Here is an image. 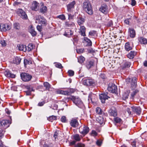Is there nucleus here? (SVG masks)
I'll return each instance as SVG.
<instances>
[{
	"mask_svg": "<svg viewBox=\"0 0 147 147\" xmlns=\"http://www.w3.org/2000/svg\"><path fill=\"white\" fill-rule=\"evenodd\" d=\"M83 9L89 14L91 15L93 13L92 8L91 4L88 2H85L83 3Z\"/></svg>",
	"mask_w": 147,
	"mask_h": 147,
	"instance_id": "nucleus-1",
	"label": "nucleus"
},
{
	"mask_svg": "<svg viewBox=\"0 0 147 147\" xmlns=\"http://www.w3.org/2000/svg\"><path fill=\"white\" fill-rule=\"evenodd\" d=\"M71 98L73 102L79 107L81 108L83 106L82 102L79 97L72 96Z\"/></svg>",
	"mask_w": 147,
	"mask_h": 147,
	"instance_id": "nucleus-2",
	"label": "nucleus"
},
{
	"mask_svg": "<svg viewBox=\"0 0 147 147\" xmlns=\"http://www.w3.org/2000/svg\"><path fill=\"white\" fill-rule=\"evenodd\" d=\"M107 89L109 91L113 93H116L117 91V86L112 83L109 84Z\"/></svg>",
	"mask_w": 147,
	"mask_h": 147,
	"instance_id": "nucleus-3",
	"label": "nucleus"
},
{
	"mask_svg": "<svg viewBox=\"0 0 147 147\" xmlns=\"http://www.w3.org/2000/svg\"><path fill=\"white\" fill-rule=\"evenodd\" d=\"M137 79L136 77H133L131 79L130 78H127L126 80V82H129L131 81V87L133 89L137 87Z\"/></svg>",
	"mask_w": 147,
	"mask_h": 147,
	"instance_id": "nucleus-4",
	"label": "nucleus"
},
{
	"mask_svg": "<svg viewBox=\"0 0 147 147\" xmlns=\"http://www.w3.org/2000/svg\"><path fill=\"white\" fill-rule=\"evenodd\" d=\"M20 76L22 80L24 81H30L32 78V76L27 73H22L20 74Z\"/></svg>",
	"mask_w": 147,
	"mask_h": 147,
	"instance_id": "nucleus-5",
	"label": "nucleus"
},
{
	"mask_svg": "<svg viewBox=\"0 0 147 147\" xmlns=\"http://www.w3.org/2000/svg\"><path fill=\"white\" fill-rule=\"evenodd\" d=\"M79 130L81 134L85 135L88 132L89 129L88 127L84 125L83 127H80L79 128Z\"/></svg>",
	"mask_w": 147,
	"mask_h": 147,
	"instance_id": "nucleus-6",
	"label": "nucleus"
},
{
	"mask_svg": "<svg viewBox=\"0 0 147 147\" xmlns=\"http://www.w3.org/2000/svg\"><path fill=\"white\" fill-rule=\"evenodd\" d=\"M35 22L45 25L46 24V21L43 17L40 16H38L36 18Z\"/></svg>",
	"mask_w": 147,
	"mask_h": 147,
	"instance_id": "nucleus-7",
	"label": "nucleus"
},
{
	"mask_svg": "<svg viewBox=\"0 0 147 147\" xmlns=\"http://www.w3.org/2000/svg\"><path fill=\"white\" fill-rule=\"evenodd\" d=\"M10 122L9 120H3L0 121V126H1L3 128L5 129L9 126Z\"/></svg>",
	"mask_w": 147,
	"mask_h": 147,
	"instance_id": "nucleus-8",
	"label": "nucleus"
},
{
	"mask_svg": "<svg viewBox=\"0 0 147 147\" xmlns=\"http://www.w3.org/2000/svg\"><path fill=\"white\" fill-rule=\"evenodd\" d=\"M70 124L71 126L74 128L78 127L79 123L78 121V118H73L69 121Z\"/></svg>",
	"mask_w": 147,
	"mask_h": 147,
	"instance_id": "nucleus-9",
	"label": "nucleus"
},
{
	"mask_svg": "<svg viewBox=\"0 0 147 147\" xmlns=\"http://www.w3.org/2000/svg\"><path fill=\"white\" fill-rule=\"evenodd\" d=\"M11 28V26L7 24H0V31H6L9 30Z\"/></svg>",
	"mask_w": 147,
	"mask_h": 147,
	"instance_id": "nucleus-10",
	"label": "nucleus"
},
{
	"mask_svg": "<svg viewBox=\"0 0 147 147\" xmlns=\"http://www.w3.org/2000/svg\"><path fill=\"white\" fill-rule=\"evenodd\" d=\"M94 81L92 79H87L84 80L83 83L85 85L90 86L94 84Z\"/></svg>",
	"mask_w": 147,
	"mask_h": 147,
	"instance_id": "nucleus-11",
	"label": "nucleus"
},
{
	"mask_svg": "<svg viewBox=\"0 0 147 147\" xmlns=\"http://www.w3.org/2000/svg\"><path fill=\"white\" fill-rule=\"evenodd\" d=\"M39 8V4L37 2L34 1L32 2L31 7L32 9L33 10L37 11Z\"/></svg>",
	"mask_w": 147,
	"mask_h": 147,
	"instance_id": "nucleus-12",
	"label": "nucleus"
},
{
	"mask_svg": "<svg viewBox=\"0 0 147 147\" xmlns=\"http://www.w3.org/2000/svg\"><path fill=\"white\" fill-rule=\"evenodd\" d=\"M132 111L138 115H140L141 113V109L139 107L133 106L131 107Z\"/></svg>",
	"mask_w": 147,
	"mask_h": 147,
	"instance_id": "nucleus-13",
	"label": "nucleus"
},
{
	"mask_svg": "<svg viewBox=\"0 0 147 147\" xmlns=\"http://www.w3.org/2000/svg\"><path fill=\"white\" fill-rule=\"evenodd\" d=\"M18 12L19 13V15L23 19H26L28 16L25 12L21 9H19Z\"/></svg>",
	"mask_w": 147,
	"mask_h": 147,
	"instance_id": "nucleus-14",
	"label": "nucleus"
},
{
	"mask_svg": "<svg viewBox=\"0 0 147 147\" xmlns=\"http://www.w3.org/2000/svg\"><path fill=\"white\" fill-rule=\"evenodd\" d=\"M75 4L76 2L73 1L67 5V8L68 12H71V10L74 8V5Z\"/></svg>",
	"mask_w": 147,
	"mask_h": 147,
	"instance_id": "nucleus-15",
	"label": "nucleus"
},
{
	"mask_svg": "<svg viewBox=\"0 0 147 147\" xmlns=\"http://www.w3.org/2000/svg\"><path fill=\"white\" fill-rule=\"evenodd\" d=\"M107 92H105L103 93H102V103H104L105 101L108 99L110 97L107 95Z\"/></svg>",
	"mask_w": 147,
	"mask_h": 147,
	"instance_id": "nucleus-16",
	"label": "nucleus"
},
{
	"mask_svg": "<svg viewBox=\"0 0 147 147\" xmlns=\"http://www.w3.org/2000/svg\"><path fill=\"white\" fill-rule=\"evenodd\" d=\"M109 10L108 7L106 4H103L102 5V13L105 15L107 14Z\"/></svg>",
	"mask_w": 147,
	"mask_h": 147,
	"instance_id": "nucleus-17",
	"label": "nucleus"
},
{
	"mask_svg": "<svg viewBox=\"0 0 147 147\" xmlns=\"http://www.w3.org/2000/svg\"><path fill=\"white\" fill-rule=\"evenodd\" d=\"M109 113L110 115L115 117L117 115V111L115 108H113L111 109L109 111Z\"/></svg>",
	"mask_w": 147,
	"mask_h": 147,
	"instance_id": "nucleus-18",
	"label": "nucleus"
},
{
	"mask_svg": "<svg viewBox=\"0 0 147 147\" xmlns=\"http://www.w3.org/2000/svg\"><path fill=\"white\" fill-rule=\"evenodd\" d=\"M96 98V95L91 93L89 94L88 97V100L90 101V100L92 102H94L95 101V98Z\"/></svg>",
	"mask_w": 147,
	"mask_h": 147,
	"instance_id": "nucleus-19",
	"label": "nucleus"
},
{
	"mask_svg": "<svg viewBox=\"0 0 147 147\" xmlns=\"http://www.w3.org/2000/svg\"><path fill=\"white\" fill-rule=\"evenodd\" d=\"M71 90H59L57 91V92L59 94H60L65 95H69L70 94Z\"/></svg>",
	"mask_w": 147,
	"mask_h": 147,
	"instance_id": "nucleus-20",
	"label": "nucleus"
},
{
	"mask_svg": "<svg viewBox=\"0 0 147 147\" xmlns=\"http://www.w3.org/2000/svg\"><path fill=\"white\" fill-rule=\"evenodd\" d=\"M130 63L129 62H125L123 63V69L124 70L127 71V72H128L129 71L128 69L130 67Z\"/></svg>",
	"mask_w": 147,
	"mask_h": 147,
	"instance_id": "nucleus-21",
	"label": "nucleus"
},
{
	"mask_svg": "<svg viewBox=\"0 0 147 147\" xmlns=\"http://www.w3.org/2000/svg\"><path fill=\"white\" fill-rule=\"evenodd\" d=\"M26 88L28 90L26 92V95H30L31 94L32 91H34V89H33V87L31 85H28L26 86Z\"/></svg>",
	"mask_w": 147,
	"mask_h": 147,
	"instance_id": "nucleus-22",
	"label": "nucleus"
},
{
	"mask_svg": "<svg viewBox=\"0 0 147 147\" xmlns=\"http://www.w3.org/2000/svg\"><path fill=\"white\" fill-rule=\"evenodd\" d=\"M4 73L5 76L7 77L12 78L15 77V75L11 73L8 70H6Z\"/></svg>",
	"mask_w": 147,
	"mask_h": 147,
	"instance_id": "nucleus-23",
	"label": "nucleus"
},
{
	"mask_svg": "<svg viewBox=\"0 0 147 147\" xmlns=\"http://www.w3.org/2000/svg\"><path fill=\"white\" fill-rule=\"evenodd\" d=\"M129 36L131 38H134L136 35L135 31L133 28L129 29Z\"/></svg>",
	"mask_w": 147,
	"mask_h": 147,
	"instance_id": "nucleus-24",
	"label": "nucleus"
},
{
	"mask_svg": "<svg viewBox=\"0 0 147 147\" xmlns=\"http://www.w3.org/2000/svg\"><path fill=\"white\" fill-rule=\"evenodd\" d=\"M18 49L20 51H23L24 52H26L27 50L26 46L23 45H18Z\"/></svg>",
	"mask_w": 147,
	"mask_h": 147,
	"instance_id": "nucleus-25",
	"label": "nucleus"
},
{
	"mask_svg": "<svg viewBox=\"0 0 147 147\" xmlns=\"http://www.w3.org/2000/svg\"><path fill=\"white\" fill-rule=\"evenodd\" d=\"M132 45L130 44L129 42H126L125 45V47L126 51H129L132 49Z\"/></svg>",
	"mask_w": 147,
	"mask_h": 147,
	"instance_id": "nucleus-26",
	"label": "nucleus"
},
{
	"mask_svg": "<svg viewBox=\"0 0 147 147\" xmlns=\"http://www.w3.org/2000/svg\"><path fill=\"white\" fill-rule=\"evenodd\" d=\"M21 59L18 57H16L14 58L13 61L14 64L18 65L21 62Z\"/></svg>",
	"mask_w": 147,
	"mask_h": 147,
	"instance_id": "nucleus-27",
	"label": "nucleus"
},
{
	"mask_svg": "<svg viewBox=\"0 0 147 147\" xmlns=\"http://www.w3.org/2000/svg\"><path fill=\"white\" fill-rule=\"evenodd\" d=\"M73 32L72 30H68L65 32L64 35L67 37H69L71 35L73 34Z\"/></svg>",
	"mask_w": 147,
	"mask_h": 147,
	"instance_id": "nucleus-28",
	"label": "nucleus"
},
{
	"mask_svg": "<svg viewBox=\"0 0 147 147\" xmlns=\"http://www.w3.org/2000/svg\"><path fill=\"white\" fill-rule=\"evenodd\" d=\"M136 53L134 51H131L127 55V57L130 59H132L136 55Z\"/></svg>",
	"mask_w": 147,
	"mask_h": 147,
	"instance_id": "nucleus-29",
	"label": "nucleus"
},
{
	"mask_svg": "<svg viewBox=\"0 0 147 147\" xmlns=\"http://www.w3.org/2000/svg\"><path fill=\"white\" fill-rule=\"evenodd\" d=\"M85 20L84 18L82 17H79L78 18L77 20L78 24L80 26L83 24Z\"/></svg>",
	"mask_w": 147,
	"mask_h": 147,
	"instance_id": "nucleus-30",
	"label": "nucleus"
},
{
	"mask_svg": "<svg viewBox=\"0 0 147 147\" xmlns=\"http://www.w3.org/2000/svg\"><path fill=\"white\" fill-rule=\"evenodd\" d=\"M138 40L139 42L141 44H147V39H146L140 37L139 38Z\"/></svg>",
	"mask_w": 147,
	"mask_h": 147,
	"instance_id": "nucleus-31",
	"label": "nucleus"
},
{
	"mask_svg": "<svg viewBox=\"0 0 147 147\" xmlns=\"http://www.w3.org/2000/svg\"><path fill=\"white\" fill-rule=\"evenodd\" d=\"M29 31L32 36H35L36 34V32L32 26L29 29Z\"/></svg>",
	"mask_w": 147,
	"mask_h": 147,
	"instance_id": "nucleus-32",
	"label": "nucleus"
},
{
	"mask_svg": "<svg viewBox=\"0 0 147 147\" xmlns=\"http://www.w3.org/2000/svg\"><path fill=\"white\" fill-rule=\"evenodd\" d=\"M47 11V7L45 6L42 5L40 9V11L43 13L46 12Z\"/></svg>",
	"mask_w": 147,
	"mask_h": 147,
	"instance_id": "nucleus-33",
	"label": "nucleus"
},
{
	"mask_svg": "<svg viewBox=\"0 0 147 147\" xmlns=\"http://www.w3.org/2000/svg\"><path fill=\"white\" fill-rule=\"evenodd\" d=\"M94 64V61L93 60H91L89 61L86 65V67L88 69H90L92 66Z\"/></svg>",
	"mask_w": 147,
	"mask_h": 147,
	"instance_id": "nucleus-34",
	"label": "nucleus"
},
{
	"mask_svg": "<svg viewBox=\"0 0 147 147\" xmlns=\"http://www.w3.org/2000/svg\"><path fill=\"white\" fill-rule=\"evenodd\" d=\"M80 32L82 36H84L85 35V28L84 26H82L80 27Z\"/></svg>",
	"mask_w": 147,
	"mask_h": 147,
	"instance_id": "nucleus-35",
	"label": "nucleus"
},
{
	"mask_svg": "<svg viewBox=\"0 0 147 147\" xmlns=\"http://www.w3.org/2000/svg\"><path fill=\"white\" fill-rule=\"evenodd\" d=\"M78 62L82 64L85 60V58L82 56H80L78 57Z\"/></svg>",
	"mask_w": 147,
	"mask_h": 147,
	"instance_id": "nucleus-36",
	"label": "nucleus"
},
{
	"mask_svg": "<svg viewBox=\"0 0 147 147\" xmlns=\"http://www.w3.org/2000/svg\"><path fill=\"white\" fill-rule=\"evenodd\" d=\"M74 23L70 21H67L65 22V25L66 26L70 27L74 25Z\"/></svg>",
	"mask_w": 147,
	"mask_h": 147,
	"instance_id": "nucleus-37",
	"label": "nucleus"
},
{
	"mask_svg": "<svg viewBox=\"0 0 147 147\" xmlns=\"http://www.w3.org/2000/svg\"><path fill=\"white\" fill-rule=\"evenodd\" d=\"M44 87L47 90H49L51 88V86L50 84L47 82H45L43 84Z\"/></svg>",
	"mask_w": 147,
	"mask_h": 147,
	"instance_id": "nucleus-38",
	"label": "nucleus"
},
{
	"mask_svg": "<svg viewBox=\"0 0 147 147\" xmlns=\"http://www.w3.org/2000/svg\"><path fill=\"white\" fill-rule=\"evenodd\" d=\"M24 64L25 66L28 64H32V61L31 60H28L27 59H24Z\"/></svg>",
	"mask_w": 147,
	"mask_h": 147,
	"instance_id": "nucleus-39",
	"label": "nucleus"
},
{
	"mask_svg": "<svg viewBox=\"0 0 147 147\" xmlns=\"http://www.w3.org/2000/svg\"><path fill=\"white\" fill-rule=\"evenodd\" d=\"M13 28L19 30L20 28V24L18 23H16L13 24Z\"/></svg>",
	"mask_w": 147,
	"mask_h": 147,
	"instance_id": "nucleus-40",
	"label": "nucleus"
},
{
	"mask_svg": "<svg viewBox=\"0 0 147 147\" xmlns=\"http://www.w3.org/2000/svg\"><path fill=\"white\" fill-rule=\"evenodd\" d=\"M33 45L32 43H30L28 45L27 50L28 51H30L33 49Z\"/></svg>",
	"mask_w": 147,
	"mask_h": 147,
	"instance_id": "nucleus-41",
	"label": "nucleus"
},
{
	"mask_svg": "<svg viewBox=\"0 0 147 147\" xmlns=\"http://www.w3.org/2000/svg\"><path fill=\"white\" fill-rule=\"evenodd\" d=\"M114 120L117 123H120L122 121V119L118 117L114 118Z\"/></svg>",
	"mask_w": 147,
	"mask_h": 147,
	"instance_id": "nucleus-42",
	"label": "nucleus"
},
{
	"mask_svg": "<svg viewBox=\"0 0 147 147\" xmlns=\"http://www.w3.org/2000/svg\"><path fill=\"white\" fill-rule=\"evenodd\" d=\"M75 140L77 141H79L80 140V137L79 134H76L74 136Z\"/></svg>",
	"mask_w": 147,
	"mask_h": 147,
	"instance_id": "nucleus-43",
	"label": "nucleus"
},
{
	"mask_svg": "<svg viewBox=\"0 0 147 147\" xmlns=\"http://www.w3.org/2000/svg\"><path fill=\"white\" fill-rule=\"evenodd\" d=\"M138 89H136L133 91V92L131 93V97L133 98L136 93L138 92Z\"/></svg>",
	"mask_w": 147,
	"mask_h": 147,
	"instance_id": "nucleus-44",
	"label": "nucleus"
},
{
	"mask_svg": "<svg viewBox=\"0 0 147 147\" xmlns=\"http://www.w3.org/2000/svg\"><path fill=\"white\" fill-rule=\"evenodd\" d=\"M56 119V117L55 116H52L49 117L48 119L50 121L52 122L53 120H55Z\"/></svg>",
	"mask_w": 147,
	"mask_h": 147,
	"instance_id": "nucleus-45",
	"label": "nucleus"
},
{
	"mask_svg": "<svg viewBox=\"0 0 147 147\" xmlns=\"http://www.w3.org/2000/svg\"><path fill=\"white\" fill-rule=\"evenodd\" d=\"M90 134L91 136L94 137L96 136L97 135V134L96 131L94 130H92V131L90 133Z\"/></svg>",
	"mask_w": 147,
	"mask_h": 147,
	"instance_id": "nucleus-46",
	"label": "nucleus"
},
{
	"mask_svg": "<svg viewBox=\"0 0 147 147\" xmlns=\"http://www.w3.org/2000/svg\"><path fill=\"white\" fill-rule=\"evenodd\" d=\"M0 43L2 47H5L7 45L5 41L3 39L1 40Z\"/></svg>",
	"mask_w": 147,
	"mask_h": 147,
	"instance_id": "nucleus-47",
	"label": "nucleus"
},
{
	"mask_svg": "<svg viewBox=\"0 0 147 147\" xmlns=\"http://www.w3.org/2000/svg\"><path fill=\"white\" fill-rule=\"evenodd\" d=\"M96 111L97 113L99 114V115H100L101 114V109L100 107H97L96 109Z\"/></svg>",
	"mask_w": 147,
	"mask_h": 147,
	"instance_id": "nucleus-48",
	"label": "nucleus"
},
{
	"mask_svg": "<svg viewBox=\"0 0 147 147\" xmlns=\"http://www.w3.org/2000/svg\"><path fill=\"white\" fill-rule=\"evenodd\" d=\"M57 18L63 20H65V17L63 14H62L58 16Z\"/></svg>",
	"mask_w": 147,
	"mask_h": 147,
	"instance_id": "nucleus-49",
	"label": "nucleus"
},
{
	"mask_svg": "<svg viewBox=\"0 0 147 147\" xmlns=\"http://www.w3.org/2000/svg\"><path fill=\"white\" fill-rule=\"evenodd\" d=\"M107 26H110L112 25V22L111 20H109L107 21V23L105 24Z\"/></svg>",
	"mask_w": 147,
	"mask_h": 147,
	"instance_id": "nucleus-50",
	"label": "nucleus"
},
{
	"mask_svg": "<svg viewBox=\"0 0 147 147\" xmlns=\"http://www.w3.org/2000/svg\"><path fill=\"white\" fill-rule=\"evenodd\" d=\"M55 66H56V67L60 69L61 68L63 67L61 64L59 63H55Z\"/></svg>",
	"mask_w": 147,
	"mask_h": 147,
	"instance_id": "nucleus-51",
	"label": "nucleus"
},
{
	"mask_svg": "<svg viewBox=\"0 0 147 147\" xmlns=\"http://www.w3.org/2000/svg\"><path fill=\"white\" fill-rule=\"evenodd\" d=\"M68 73L69 76H73L74 74V72L71 70H69Z\"/></svg>",
	"mask_w": 147,
	"mask_h": 147,
	"instance_id": "nucleus-52",
	"label": "nucleus"
},
{
	"mask_svg": "<svg viewBox=\"0 0 147 147\" xmlns=\"http://www.w3.org/2000/svg\"><path fill=\"white\" fill-rule=\"evenodd\" d=\"M85 41L86 42L88 43L87 45L88 46H90L92 45V42L89 39L86 38L85 39Z\"/></svg>",
	"mask_w": 147,
	"mask_h": 147,
	"instance_id": "nucleus-53",
	"label": "nucleus"
},
{
	"mask_svg": "<svg viewBox=\"0 0 147 147\" xmlns=\"http://www.w3.org/2000/svg\"><path fill=\"white\" fill-rule=\"evenodd\" d=\"M4 131L2 129H0V138H1L3 136Z\"/></svg>",
	"mask_w": 147,
	"mask_h": 147,
	"instance_id": "nucleus-54",
	"label": "nucleus"
},
{
	"mask_svg": "<svg viewBox=\"0 0 147 147\" xmlns=\"http://www.w3.org/2000/svg\"><path fill=\"white\" fill-rule=\"evenodd\" d=\"M106 109V107H104L102 108V115L103 114L105 116H107V113H104V112H103L102 111H105Z\"/></svg>",
	"mask_w": 147,
	"mask_h": 147,
	"instance_id": "nucleus-55",
	"label": "nucleus"
},
{
	"mask_svg": "<svg viewBox=\"0 0 147 147\" xmlns=\"http://www.w3.org/2000/svg\"><path fill=\"white\" fill-rule=\"evenodd\" d=\"M61 120L63 122H65L66 121L65 117V116H62L61 119Z\"/></svg>",
	"mask_w": 147,
	"mask_h": 147,
	"instance_id": "nucleus-56",
	"label": "nucleus"
},
{
	"mask_svg": "<svg viewBox=\"0 0 147 147\" xmlns=\"http://www.w3.org/2000/svg\"><path fill=\"white\" fill-rule=\"evenodd\" d=\"M123 98L124 99H126L128 98V94L127 93H124L123 94Z\"/></svg>",
	"mask_w": 147,
	"mask_h": 147,
	"instance_id": "nucleus-57",
	"label": "nucleus"
},
{
	"mask_svg": "<svg viewBox=\"0 0 147 147\" xmlns=\"http://www.w3.org/2000/svg\"><path fill=\"white\" fill-rule=\"evenodd\" d=\"M101 117L100 116H99L98 117H97L96 118V121H97L99 123H100V125L101 124Z\"/></svg>",
	"mask_w": 147,
	"mask_h": 147,
	"instance_id": "nucleus-58",
	"label": "nucleus"
},
{
	"mask_svg": "<svg viewBox=\"0 0 147 147\" xmlns=\"http://www.w3.org/2000/svg\"><path fill=\"white\" fill-rule=\"evenodd\" d=\"M76 147H84V144L81 143H78L77 145L76 146Z\"/></svg>",
	"mask_w": 147,
	"mask_h": 147,
	"instance_id": "nucleus-59",
	"label": "nucleus"
},
{
	"mask_svg": "<svg viewBox=\"0 0 147 147\" xmlns=\"http://www.w3.org/2000/svg\"><path fill=\"white\" fill-rule=\"evenodd\" d=\"M96 144L97 146H100L101 145V141L100 140H97L96 142Z\"/></svg>",
	"mask_w": 147,
	"mask_h": 147,
	"instance_id": "nucleus-60",
	"label": "nucleus"
},
{
	"mask_svg": "<svg viewBox=\"0 0 147 147\" xmlns=\"http://www.w3.org/2000/svg\"><path fill=\"white\" fill-rule=\"evenodd\" d=\"M37 30L39 32H41L42 30V27L41 26L38 25L36 27Z\"/></svg>",
	"mask_w": 147,
	"mask_h": 147,
	"instance_id": "nucleus-61",
	"label": "nucleus"
},
{
	"mask_svg": "<svg viewBox=\"0 0 147 147\" xmlns=\"http://www.w3.org/2000/svg\"><path fill=\"white\" fill-rule=\"evenodd\" d=\"M95 34V32L94 31H90L89 32V35L92 36H94Z\"/></svg>",
	"mask_w": 147,
	"mask_h": 147,
	"instance_id": "nucleus-62",
	"label": "nucleus"
},
{
	"mask_svg": "<svg viewBox=\"0 0 147 147\" xmlns=\"http://www.w3.org/2000/svg\"><path fill=\"white\" fill-rule=\"evenodd\" d=\"M58 108V106L56 104H54L52 107V109L54 110H57Z\"/></svg>",
	"mask_w": 147,
	"mask_h": 147,
	"instance_id": "nucleus-63",
	"label": "nucleus"
},
{
	"mask_svg": "<svg viewBox=\"0 0 147 147\" xmlns=\"http://www.w3.org/2000/svg\"><path fill=\"white\" fill-rule=\"evenodd\" d=\"M44 147H53V145L52 144H45L44 146Z\"/></svg>",
	"mask_w": 147,
	"mask_h": 147,
	"instance_id": "nucleus-64",
	"label": "nucleus"
}]
</instances>
